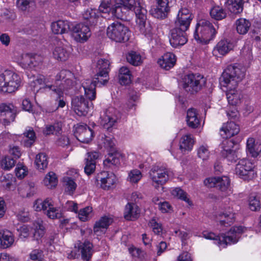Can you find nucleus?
<instances>
[{
	"label": "nucleus",
	"mask_w": 261,
	"mask_h": 261,
	"mask_svg": "<svg viewBox=\"0 0 261 261\" xmlns=\"http://www.w3.org/2000/svg\"><path fill=\"white\" fill-rule=\"evenodd\" d=\"M73 77V74L70 71L63 70L56 75L55 85H49L50 78L41 75L37 77L36 82L40 85L49 88L60 97L65 91L74 85Z\"/></svg>",
	"instance_id": "f257e3e1"
},
{
	"label": "nucleus",
	"mask_w": 261,
	"mask_h": 261,
	"mask_svg": "<svg viewBox=\"0 0 261 261\" xmlns=\"http://www.w3.org/2000/svg\"><path fill=\"white\" fill-rule=\"evenodd\" d=\"M134 2L133 0H102L99 11L108 13L111 17L123 19L129 10L134 11Z\"/></svg>",
	"instance_id": "f03ea898"
},
{
	"label": "nucleus",
	"mask_w": 261,
	"mask_h": 261,
	"mask_svg": "<svg viewBox=\"0 0 261 261\" xmlns=\"http://www.w3.org/2000/svg\"><path fill=\"white\" fill-rule=\"evenodd\" d=\"M246 228L242 226H233L225 234L221 236H216L214 233L208 231L202 232V237L207 240H214V243L220 248H225L227 245L237 243L241 234L244 232Z\"/></svg>",
	"instance_id": "7ed1b4c3"
},
{
	"label": "nucleus",
	"mask_w": 261,
	"mask_h": 261,
	"mask_svg": "<svg viewBox=\"0 0 261 261\" xmlns=\"http://www.w3.org/2000/svg\"><path fill=\"white\" fill-rule=\"evenodd\" d=\"M22 77L14 69H6L0 72V93H12L21 86Z\"/></svg>",
	"instance_id": "20e7f679"
},
{
	"label": "nucleus",
	"mask_w": 261,
	"mask_h": 261,
	"mask_svg": "<svg viewBox=\"0 0 261 261\" xmlns=\"http://www.w3.org/2000/svg\"><path fill=\"white\" fill-rule=\"evenodd\" d=\"M245 68L238 64L229 66L220 79L221 86L238 85L245 76Z\"/></svg>",
	"instance_id": "39448f33"
},
{
	"label": "nucleus",
	"mask_w": 261,
	"mask_h": 261,
	"mask_svg": "<svg viewBox=\"0 0 261 261\" xmlns=\"http://www.w3.org/2000/svg\"><path fill=\"white\" fill-rule=\"evenodd\" d=\"M216 33L214 26L208 20L201 19L197 21L194 37L197 42L206 44L214 39Z\"/></svg>",
	"instance_id": "423d86ee"
},
{
	"label": "nucleus",
	"mask_w": 261,
	"mask_h": 261,
	"mask_svg": "<svg viewBox=\"0 0 261 261\" xmlns=\"http://www.w3.org/2000/svg\"><path fill=\"white\" fill-rule=\"evenodd\" d=\"M14 60L22 69L29 71L37 70L42 63L40 56L31 53L19 54L15 56Z\"/></svg>",
	"instance_id": "0eeeda50"
},
{
	"label": "nucleus",
	"mask_w": 261,
	"mask_h": 261,
	"mask_svg": "<svg viewBox=\"0 0 261 261\" xmlns=\"http://www.w3.org/2000/svg\"><path fill=\"white\" fill-rule=\"evenodd\" d=\"M108 37L116 42H124L128 40L130 32L128 28L118 22H115L107 29Z\"/></svg>",
	"instance_id": "6e6552de"
},
{
	"label": "nucleus",
	"mask_w": 261,
	"mask_h": 261,
	"mask_svg": "<svg viewBox=\"0 0 261 261\" xmlns=\"http://www.w3.org/2000/svg\"><path fill=\"white\" fill-rule=\"evenodd\" d=\"M236 175L245 180H250L256 177L253 164L247 159L239 161L234 170Z\"/></svg>",
	"instance_id": "1a4fd4ad"
},
{
	"label": "nucleus",
	"mask_w": 261,
	"mask_h": 261,
	"mask_svg": "<svg viewBox=\"0 0 261 261\" xmlns=\"http://www.w3.org/2000/svg\"><path fill=\"white\" fill-rule=\"evenodd\" d=\"M182 82L185 90L194 93L199 91L205 85V79L200 74H189L184 77Z\"/></svg>",
	"instance_id": "9d476101"
},
{
	"label": "nucleus",
	"mask_w": 261,
	"mask_h": 261,
	"mask_svg": "<svg viewBox=\"0 0 261 261\" xmlns=\"http://www.w3.org/2000/svg\"><path fill=\"white\" fill-rule=\"evenodd\" d=\"M173 176L172 171L159 167H152L149 172V176L152 182L157 185L165 184Z\"/></svg>",
	"instance_id": "9b49d317"
},
{
	"label": "nucleus",
	"mask_w": 261,
	"mask_h": 261,
	"mask_svg": "<svg viewBox=\"0 0 261 261\" xmlns=\"http://www.w3.org/2000/svg\"><path fill=\"white\" fill-rule=\"evenodd\" d=\"M97 73L95 74V76L92 80L87 79L82 83V87L84 89L85 95L90 100H94L96 98L95 87L96 85L98 84L103 85L108 82L109 73H108L107 80L103 82H101L102 81V77L99 76V79H97Z\"/></svg>",
	"instance_id": "f8f14e48"
},
{
	"label": "nucleus",
	"mask_w": 261,
	"mask_h": 261,
	"mask_svg": "<svg viewBox=\"0 0 261 261\" xmlns=\"http://www.w3.org/2000/svg\"><path fill=\"white\" fill-rule=\"evenodd\" d=\"M70 33L74 40L80 43L87 41L91 35L89 27L83 23H72Z\"/></svg>",
	"instance_id": "ddd939ff"
},
{
	"label": "nucleus",
	"mask_w": 261,
	"mask_h": 261,
	"mask_svg": "<svg viewBox=\"0 0 261 261\" xmlns=\"http://www.w3.org/2000/svg\"><path fill=\"white\" fill-rule=\"evenodd\" d=\"M120 118L119 112L114 108L110 107L101 116L100 123L105 128L109 129L116 124Z\"/></svg>",
	"instance_id": "4468645a"
},
{
	"label": "nucleus",
	"mask_w": 261,
	"mask_h": 261,
	"mask_svg": "<svg viewBox=\"0 0 261 261\" xmlns=\"http://www.w3.org/2000/svg\"><path fill=\"white\" fill-rule=\"evenodd\" d=\"M169 38L171 45L173 47L177 48L187 42L188 35L185 31L173 28L170 31Z\"/></svg>",
	"instance_id": "2eb2a0df"
},
{
	"label": "nucleus",
	"mask_w": 261,
	"mask_h": 261,
	"mask_svg": "<svg viewBox=\"0 0 261 261\" xmlns=\"http://www.w3.org/2000/svg\"><path fill=\"white\" fill-rule=\"evenodd\" d=\"M78 177V172L75 169L68 171L66 175L63 177L62 184L65 192L68 194L72 195L74 194L77 187L75 180Z\"/></svg>",
	"instance_id": "dca6fc26"
},
{
	"label": "nucleus",
	"mask_w": 261,
	"mask_h": 261,
	"mask_svg": "<svg viewBox=\"0 0 261 261\" xmlns=\"http://www.w3.org/2000/svg\"><path fill=\"white\" fill-rule=\"evenodd\" d=\"M75 248H77L79 252V254L71 251L70 254L68 256V257L70 259L75 258L77 257L81 253L82 259L84 261H88L91 258L92 254V244L89 241H85L84 242H80L77 244V246H75Z\"/></svg>",
	"instance_id": "f3484780"
},
{
	"label": "nucleus",
	"mask_w": 261,
	"mask_h": 261,
	"mask_svg": "<svg viewBox=\"0 0 261 261\" xmlns=\"http://www.w3.org/2000/svg\"><path fill=\"white\" fill-rule=\"evenodd\" d=\"M74 134L81 142L88 143L93 137L92 130L85 124H77L74 126Z\"/></svg>",
	"instance_id": "a211bd4d"
},
{
	"label": "nucleus",
	"mask_w": 261,
	"mask_h": 261,
	"mask_svg": "<svg viewBox=\"0 0 261 261\" xmlns=\"http://www.w3.org/2000/svg\"><path fill=\"white\" fill-rule=\"evenodd\" d=\"M16 109L12 104L3 103L0 106V121L5 125H9L14 121L15 118Z\"/></svg>",
	"instance_id": "6ab92c4d"
},
{
	"label": "nucleus",
	"mask_w": 261,
	"mask_h": 261,
	"mask_svg": "<svg viewBox=\"0 0 261 261\" xmlns=\"http://www.w3.org/2000/svg\"><path fill=\"white\" fill-rule=\"evenodd\" d=\"M97 180L100 187L105 190L113 188L117 181L116 175L109 172H101L98 175Z\"/></svg>",
	"instance_id": "aec40b11"
},
{
	"label": "nucleus",
	"mask_w": 261,
	"mask_h": 261,
	"mask_svg": "<svg viewBox=\"0 0 261 261\" xmlns=\"http://www.w3.org/2000/svg\"><path fill=\"white\" fill-rule=\"evenodd\" d=\"M72 108L79 116L86 115L90 109L89 102L83 96H76L72 98Z\"/></svg>",
	"instance_id": "412c9836"
},
{
	"label": "nucleus",
	"mask_w": 261,
	"mask_h": 261,
	"mask_svg": "<svg viewBox=\"0 0 261 261\" xmlns=\"http://www.w3.org/2000/svg\"><path fill=\"white\" fill-rule=\"evenodd\" d=\"M237 86L238 85H232L230 87L229 86H223L226 88V94L228 102L232 106L240 105L243 98L241 92L237 89Z\"/></svg>",
	"instance_id": "4be33fe9"
},
{
	"label": "nucleus",
	"mask_w": 261,
	"mask_h": 261,
	"mask_svg": "<svg viewBox=\"0 0 261 261\" xmlns=\"http://www.w3.org/2000/svg\"><path fill=\"white\" fill-rule=\"evenodd\" d=\"M246 152L248 155L253 158L261 156V143L257 139L249 137L246 143Z\"/></svg>",
	"instance_id": "5701e85b"
},
{
	"label": "nucleus",
	"mask_w": 261,
	"mask_h": 261,
	"mask_svg": "<svg viewBox=\"0 0 261 261\" xmlns=\"http://www.w3.org/2000/svg\"><path fill=\"white\" fill-rule=\"evenodd\" d=\"M113 219L111 216H103L97 220L93 226V232L97 236L104 234L109 226L113 223Z\"/></svg>",
	"instance_id": "b1692460"
},
{
	"label": "nucleus",
	"mask_w": 261,
	"mask_h": 261,
	"mask_svg": "<svg viewBox=\"0 0 261 261\" xmlns=\"http://www.w3.org/2000/svg\"><path fill=\"white\" fill-rule=\"evenodd\" d=\"M68 46L61 41H58L53 49L54 59L60 61H65L69 57L70 51Z\"/></svg>",
	"instance_id": "393cba45"
},
{
	"label": "nucleus",
	"mask_w": 261,
	"mask_h": 261,
	"mask_svg": "<svg viewBox=\"0 0 261 261\" xmlns=\"http://www.w3.org/2000/svg\"><path fill=\"white\" fill-rule=\"evenodd\" d=\"M234 47L233 43L227 39L221 40L215 46L213 54L215 57H219L227 54Z\"/></svg>",
	"instance_id": "a878e982"
},
{
	"label": "nucleus",
	"mask_w": 261,
	"mask_h": 261,
	"mask_svg": "<svg viewBox=\"0 0 261 261\" xmlns=\"http://www.w3.org/2000/svg\"><path fill=\"white\" fill-rule=\"evenodd\" d=\"M72 23L67 20H59L51 23L52 32L56 34H62L71 31Z\"/></svg>",
	"instance_id": "bb28decb"
},
{
	"label": "nucleus",
	"mask_w": 261,
	"mask_h": 261,
	"mask_svg": "<svg viewBox=\"0 0 261 261\" xmlns=\"http://www.w3.org/2000/svg\"><path fill=\"white\" fill-rule=\"evenodd\" d=\"M239 132V126L234 122L230 121L223 124L220 128V134L223 138H228L237 135Z\"/></svg>",
	"instance_id": "cd10ccee"
},
{
	"label": "nucleus",
	"mask_w": 261,
	"mask_h": 261,
	"mask_svg": "<svg viewBox=\"0 0 261 261\" xmlns=\"http://www.w3.org/2000/svg\"><path fill=\"white\" fill-rule=\"evenodd\" d=\"M100 157V154L98 152L94 151L88 152L86 158L84 171L85 173L89 175L92 174L96 168V160Z\"/></svg>",
	"instance_id": "c85d7f7f"
},
{
	"label": "nucleus",
	"mask_w": 261,
	"mask_h": 261,
	"mask_svg": "<svg viewBox=\"0 0 261 261\" xmlns=\"http://www.w3.org/2000/svg\"><path fill=\"white\" fill-rule=\"evenodd\" d=\"M176 61V58L175 55L172 53L167 52L158 59V64L161 68L169 70L175 65Z\"/></svg>",
	"instance_id": "c756f323"
},
{
	"label": "nucleus",
	"mask_w": 261,
	"mask_h": 261,
	"mask_svg": "<svg viewBox=\"0 0 261 261\" xmlns=\"http://www.w3.org/2000/svg\"><path fill=\"white\" fill-rule=\"evenodd\" d=\"M234 213L232 208L229 207L225 210L223 213L219 215L217 217L218 224L221 226H230L235 220Z\"/></svg>",
	"instance_id": "7c9ffc66"
},
{
	"label": "nucleus",
	"mask_w": 261,
	"mask_h": 261,
	"mask_svg": "<svg viewBox=\"0 0 261 261\" xmlns=\"http://www.w3.org/2000/svg\"><path fill=\"white\" fill-rule=\"evenodd\" d=\"M110 62L108 60L105 58H100L97 60L96 64V69L97 70V77L99 79V76L102 77V81L101 82H105L107 80L108 73H109L110 69Z\"/></svg>",
	"instance_id": "2f4dec72"
},
{
	"label": "nucleus",
	"mask_w": 261,
	"mask_h": 261,
	"mask_svg": "<svg viewBox=\"0 0 261 261\" xmlns=\"http://www.w3.org/2000/svg\"><path fill=\"white\" fill-rule=\"evenodd\" d=\"M140 209L134 203H128L125 207L124 217L127 220H135L139 218Z\"/></svg>",
	"instance_id": "473e14b6"
},
{
	"label": "nucleus",
	"mask_w": 261,
	"mask_h": 261,
	"mask_svg": "<svg viewBox=\"0 0 261 261\" xmlns=\"http://www.w3.org/2000/svg\"><path fill=\"white\" fill-rule=\"evenodd\" d=\"M14 236L12 232L8 230L0 231V248L7 249L14 243Z\"/></svg>",
	"instance_id": "72a5a7b5"
},
{
	"label": "nucleus",
	"mask_w": 261,
	"mask_h": 261,
	"mask_svg": "<svg viewBox=\"0 0 261 261\" xmlns=\"http://www.w3.org/2000/svg\"><path fill=\"white\" fill-rule=\"evenodd\" d=\"M194 144V140L191 134L183 135L179 140V148L181 152L186 153L191 151Z\"/></svg>",
	"instance_id": "f704fd0d"
},
{
	"label": "nucleus",
	"mask_w": 261,
	"mask_h": 261,
	"mask_svg": "<svg viewBox=\"0 0 261 261\" xmlns=\"http://www.w3.org/2000/svg\"><path fill=\"white\" fill-rule=\"evenodd\" d=\"M186 121L189 127L197 128L200 125V119L196 110L193 108L189 109L187 113Z\"/></svg>",
	"instance_id": "c9c22d12"
},
{
	"label": "nucleus",
	"mask_w": 261,
	"mask_h": 261,
	"mask_svg": "<svg viewBox=\"0 0 261 261\" xmlns=\"http://www.w3.org/2000/svg\"><path fill=\"white\" fill-rule=\"evenodd\" d=\"M36 169L39 172H43L47 167L48 159L44 153H40L36 155L34 162Z\"/></svg>",
	"instance_id": "e433bc0d"
},
{
	"label": "nucleus",
	"mask_w": 261,
	"mask_h": 261,
	"mask_svg": "<svg viewBox=\"0 0 261 261\" xmlns=\"http://www.w3.org/2000/svg\"><path fill=\"white\" fill-rule=\"evenodd\" d=\"M100 14V12L97 9L89 8L87 9L83 13V18L89 24L92 25L97 22Z\"/></svg>",
	"instance_id": "4c0bfd02"
},
{
	"label": "nucleus",
	"mask_w": 261,
	"mask_h": 261,
	"mask_svg": "<svg viewBox=\"0 0 261 261\" xmlns=\"http://www.w3.org/2000/svg\"><path fill=\"white\" fill-rule=\"evenodd\" d=\"M119 80L121 85H128L132 81V75L129 69L123 66L119 69Z\"/></svg>",
	"instance_id": "58836bf2"
},
{
	"label": "nucleus",
	"mask_w": 261,
	"mask_h": 261,
	"mask_svg": "<svg viewBox=\"0 0 261 261\" xmlns=\"http://www.w3.org/2000/svg\"><path fill=\"white\" fill-rule=\"evenodd\" d=\"M196 151L198 158L203 162L208 161L212 155V152L210 150L209 147L207 145L202 144L200 145L197 148Z\"/></svg>",
	"instance_id": "ea45409f"
},
{
	"label": "nucleus",
	"mask_w": 261,
	"mask_h": 261,
	"mask_svg": "<svg viewBox=\"0 0 261 261\" xmlns=\"http://www.w3.org/2000/svg\"><path fill=\"white\" fill-rule=\"evenodd\" d=\"M251 25L249 20L245 18H241L236 20V26L237 32L242 35L246 34Z\"/></svg>",
	"instance_id": "a19ab883"
},
{
	"label": "nucleus",
	"mask_w": 261,
	"mask_h": 261,
	"mask_svg": "<svg viewBox=\"0 0 261 261\" xmlns=\"http://www.w3.org/2000/svg\"><path fill=\"white\" fill-rule=\"evenodd\" d=\"M43 184L48 189L55 188L58 184V178L56 174L52 171L47 173L43 180Z\"/></svg>",
	"instance_id": "79ce46f5"
},
{
	"label": "nucleus",
	"mask_w": 261,
	"mask_h": 261,
	"mask_svg": "<svg viewBox=\"0 0 261 261\" xmlns=\"http://www.w3.org/2000/svg\"><path fill=\"white\" fill-rule=\"evenodd\" d=\"M227 4L228 9L233 13H239L243 11V0H227Z\"/></svg>",
	"instance_id": "37998d69"
},
{
	"label": "nucleus",
	"mask_w": 261,
	"mask_h": 261,
	"mask_svg": "<svg viewBox=\"0 0 261 261\" xmlns=\"http://www.w3.org/2000/svg\"><path fill=\"white\" fill-rule=\"evenodd\" d=\"M126 59L128 63L134 66H139L144 60V58L140 53L132 51L128 53L126 56Z\"/></svg>",
	"instance_id": "c03bdc74"
},
{
	"label": "nucleus",
	"mask_w": 261,
	"mask_h": 261,
	"mask_svg": "<svg viewBox=\"0 0 261 261\" xmlns=\"http://www.w3.org/2000/svg\"><path fill=\"white\" fill-rule=\"evenodd\" d=\"M51 202V200L48 198L44 200L38 199L34 201L33 207L36 212L43 211L45 213Z\"/></svg>",
	"instance_id": "a18cd8bd"
},
{
	"label": "nucleus",
	"mask_w": 261,
	"mask_h": 261,
	"mask_svg": "<svg viewBox=\"0 0 261 261\" xmlns=\"http://www.w3.org/2000/svg\"><path fill=\"white\" fill-rule=\"evenodd\" d=\"M219 181L217 182V186L219 189L225 193V195L228 194L230 192L229 188L230 180L227 176L218 177Z\"/></svg>",
	"instance_id": "49530a36"
},
{
	"label": "nucleus",
	"mask_w": 261,
	"mask_h": 261,
	"mask_svg": "<svg viewBox=\"0 0 261 261\" xmlns=\"http://www.w3.org/2000/svg\"><path fill=\"white\" fill-rule=\"evenodd\" d=\"M210 14L212 18L217 20H221L226 16L225 11L218 6L212 8Z\"/></svg>",
	"instance_id": "de8ad7c7"
},
{
	"label": "nucleus",
	"mask_w": 261,
	"mask_h": 261,
	"mask_svg": "<svg viewBox=\"0 0 261 261\" xmlns=\"http://www.w3.org/2000/svg\"><path fill=\"white\" fill-rule=\"evenodd\" d=\"M157 2V8L155 10L156 11V14L155 16L156 17H162L165 15V13L167 12L168 10V0H156Z\"/></svg>",
	"instance_id": "09e8293b"
},
{
	"label": "nucleus",
	"mask_w": 261,
	"mask_h": 261,
	"mask_svg": "<svg viewBox=\"0 0 261 261\" xmlns=\"http://www.w3.org/2000/svg\"><path fill=\"white\" fill-rule=\"evenodd\" d=\"M121 155L118 152L110 153L108 157L103 161L105 166L110 167V165H118L120 163Z\"/></svg>",
	"instance_id": "8fccbe9b"
},
{
	"label": "nucleus",
	"mask_w": 261,
	"mask_h": 261,
	"mask_svg": "<svg viewBox=\"0 0 261 261\" xmlns=\"http://www.w3.org/2000/svg\"><path fill=\"white\" fill-rule=\"evenodd\" d=\"M142 174L138 169H133L128 173L127 180L132 184L138 183L142 178Z\"/></svg>",
	"instance_id": "3c124183"
},
{
	"label": "nucleus",
	"mask_w": 261,
	"mask_h": 261,
	"mask_svg": "<svg viewBox=\"0 0 261 261\" xmlns=\"http://www.w3.org/2000/svg\"><path fill=\"white\" fill-rule=\"evenodd\" d=\"M171 194L173 196L185 201L189 205L192 204V201L189 198L187 194L179 188H175L172 190Z\"/></svg>",
	"instance_id": "603ef678"
},
{
	"label": "nucleus",
	"mask_w": 261,
	"mask_h": 261,
	"mask_svg": "<svg viewBox=\"0 0 261 261\" xmlns=\"http://www.w3.org/2000/svg\"><path fill=\"white\" fill-rule=\"evenodd\" d=\"M34 229V237L38 240L42 238L44 234V227L42 224V221L41 220H36L33 224Z\"/></svg>",
	"instance_id": "864d4df0"
},
{
	"label": "nucleus",
	"mask_w": 261,
	"mask_h": 261,
	"mask_svg": "<svg viewBox=\"0 0 261 261\" xmlns=\"http://www.w3.org/2000/svg\"><path fill=\"white\" fill-rule=\"evenodd\" d=\"M62 129V124L61 123H56L54 125H47L44 130L43 133L45 135H49L51 134H59Z\"/></svg>",
	"instance_id": "5fc2aeb1"
},
{
	"label": "nucleus",
	"mask_w": 261,
	"mask_h": 261,
	"mask_svg": "<svg viewBox=\"0 0 261 261\" xmlns=\"http://www.w3.org/2000/svg\"><path fill=\"white\" fill-rule=\"evenodd\" d=\"M45 214L49 218L51 219H59L62 216L61 210L58 207H54L52 202L46 211Z\"/></svg>",
	"instance_id": "6e6d98bb"
},
{
	"label": "nucleus",
	"mask_w": 261,
	"mask_h": 261,
	"mask_svg": "<svg viewBox=\"0 0 261 261\" xmlns=\"http://www.w3.org/2000/svg\"><path fill=\"white\" fill-rule=\"evenodd\" d=\"M15 182V178L11 174H7L1 177V185L6 189H10Z\"/></svg>",
	"instance_id": "4d7b16f0"
},
{
	"label": "nucleus",
	"mask_w": 261,
	"mask_h": 261,
	"mask_svg": "<svg viewBox=\"0 0 261 261\" xmlns=\"http://www.w3.org/2000/svg\"><path fill=\"white\" fill-rule=\"evenodd\" d=\"M234 142L231 140L224 139L220 145L222 155L228 153V152L233 150Z\"/></svg>",
	"instance_id": "13d9d810"
},
{
	"label": "nucleus",
	"mask_w": 261,
	"mask_h": 261,
	"mask_svg": "<svg viewBox=\"0 0 261 261\" xmlns=\"http://www.w3.org/2000/svg\"><path fill=\"white\" fill-rule=\"evenodd\" d=\"M23 135L26 138L23 141L24 145L27 147H30L33 145L36 139L35 132L32 129L29 128L23 133Z\"/></svg>",
	"instance_id": "bf43d9fd"
},
{
	"label": "nucleus",
	"mask_w": 261,
	"mask_h": 261,
	"mask_svg": "<svg viewBox=\"0 0 261 261\" xmlns=\"http://www.w3.org/2000/svg\"><path fill=\"white\" fill-rule=\"evenodd\" d=\"M92 207L87 206L82 208L78 213V217L82 221H86L92 217Z\"/></svg>",
	"instance_id": "052dcab7"
},
{
	"label": "nucleus",
	"mask_w": 261,
	"mask_h": 261,
	"mask_svg": "<svg viewBox=\"0 0 261 261\" xmlns=\"http://www.w3.org/2000/svg\"><path fill=\"white\" fill-rule=\"evenodd\" d=\"M15 164V161L9 156H5L0 161L1 167L5 170L12 168Z\"/></svg>",
	"instance_id": "680f3d73"
},
{
	"label": "nucleus",
	"mask_w": 261,
	"mask_h": 261,
	"mask_svg": "<svg viewBox=\"0 0 261 261\" xmlns=\"http://www.w3.org/2000/svg\"><path fill=\"white\" fill-rule=\"evenodd\" d=\"M16 176L20 179H23L28 174V169L26 166L22 163H18L15 169Z\"/></svg>",
	"instance_id": "e2e57ef3"
},
{
	"label": "nucleus",
	"mask_w": 261,
	"mask_h": 261,
	"mask_svg": "<svg viewBox=\"0 0 261 261\" xmlns=\"http://www.w3.org/2000/svg\"><path fill=\"white\" fill-rule=\"evenodd\" d=\"M176 18L192 21L193 16L188 9L182 8L178 11Z\"/></svg>",
	"instance_id": "0e129e2a"
},
{
	"label": "nucleus",
	"mask_w": 261,
	"mask_h": 261,
	"mask_svg": "<svg viewBox=\"0 0 261 261\" xmlns=\"http://www.w3.org/2000/svg\"><path fill=\"white\" fill-rule=\"evenodd\" d=\"M191 23V21L190 20H185L175 18L173 28L187 32L189 29Z\"/></svg>",
	"instance_id": "69168bd1"
},
{
	"label": "nucleus",
	"mask_w": 261,
	"mask_h": 261,
	"mask_svg": "<svg viewBox=\"0 0 261 261\" xmlns=\"http://www.w3.org/2000/svg\"><path fill=\"white\" fill-rule=\"evenodd\" d=\"M128 251L134 257H137L141 259H144L146 258V253L144 251L134 246H130L128 248Z\"/></svg>",
	"instance_id": "338daca9"
},
{
	"label": "nucleus",
	"mask_w": 261,
	"mask_h": 261,
	"mask_svg": "<svg viewBox=\"0 0 261 261\" xmlns=\"http://www.w3.org/2000/svg\"><path fill=\"white\" fill-rule=\"evenodd\" d=\"M148 225L151 228L153 232L157 235L162 233L163 228L161 224L158 223L155 218H153L148 223Z\"/></svg>",
	"instance_id": "774afa93"
}]
</instances>
